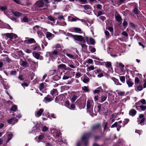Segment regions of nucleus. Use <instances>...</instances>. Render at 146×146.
Masks as SVG:
<instances>
[{
    "instance_id": "nucleus-44",
    "label": "nucleus",
    "mask_w": 146,
    "mask_h": 146,
    "mask_svg": "<svg viewBox=\"0 0 146 146\" xmlns=\"http://www.w3.org/2000/svg\"><path fill=\"white\" fill-rule=\"evenodd\" d=\"M48 19L50 21L55 22V20L53 17L52 16H50L48 17Z\"/></svg>"
},
{
    "instance_id": "nucleus-55",
    "label": "nucleus",
    "mask_w": 146,
    "mask_h": 146,
    "mask_svg": "<svg viewBox=\"0 0 146 146\" xmlns=\"http://www.w3.org/2000/svg\"><path fill=\"white\" fill-rule=\"evenodd\" d=\"M81 73L80 72H77L76 74L75 77L78 78L81 76Z\"/></svg>"
},
{
    "instance_id": "nucleus-54",
    "label": "nucleus",
    "mask_w": 146,
    "mask_h": 146,
    "mask_svg": "<svg viewBox=\"0 0 146 146\" xmlns=\"http://www.w3.org/2000/svg\"><path fill=\"white\" fill-rule=\"evenodd\" d=\"M118 125L117 122H115L111 126V128H114V127H117Z\"/></svg>"
},
{
    "instance_id": "nucleus-10",
    "label": "nucleus",
    "mask_w": 146,
    "mask_h": 146,
    "mask_svg": "<svg viewBox=\"0 0 146 146\" xmlns=\"http://www.w3.org/2000/svg\"><path fill=\"white\" fill-rule=\"evenodd\" d=\"M31 49L33 50H39V49L40 48V46L37 43L35 44L34 45H33L31 46Z\"/></svg>"
},
{
    "instance_id": "nucleus-34",
    "label": "nucleus",
    "mask_w": 146,
    "mask_h": 146,
    "mask_svg": "<svg viewBox=\"0 0 146 146\" xmlns=\"http://www.w3.org/2000/svg\"><path fill=\"white\" fill-rule=\"evenodd\" d=\"M69 87L68 86H64L61 87L62 89L64 90H67L69 88Z\"/></svg>"
},
{
    "instance_id": "nucleus-63",
    "label": "nucleus",
    "mask_w": 146,
    "mask_h": 146,
    "mask_svg": "<svg viewBox=\"0 0 146 146\" xmlns=\"http://www.w3.org/2000/svg\"><path fill=\"white\" fill-rule=\"evenodd\" d=\"M22 21L24 22H27L28 21V19L27 18L24 17L23 18Z\"/></svg>"
},
{
    "instance_id": "nucleus-64",
    "label": "nucleus",
    "mask_w": 146,
    "mask_h": 146,
    "mask_svg": "<svg viewBox=\"0 0 146 146\" xmlns=\"http://www.w3.org/2000/svg\"><path fill=\"white\" fill-rule=\"evenodd\" d=\"M105 33L106 37L109 36H110V33L107 30L105 31Z\"/></svg>"
},
{
    "instance_id": "nucleus-23",
    "label": "nucleus",
    "mask_w": 146,
    "mask_h": 146,
    "mask_svg": "<svg viewBox=\"0 0 146 146\" xmlns=\"http://www.w3.org/2000/svg\"><path fill=\"white\" fill-rule=\"evenodd\" d=\"M44 111V110L42 109H40V110L37 111V115L38 117H39L41 115L42 113Z\"/></svg>"
},
{
    "instance_id": "nucleus-41",
    "label": "nucleus",
    "mask_w": 146,
    "mask_h": 146,
    "mask_svg": "<svg viewBox=\"0 0 146 146\" xmlns=\"http://www.w3.org/2000/svg\"><path fill=\"white\" fill-rule=\"evenodd\" d=\"M105 65L106 67L108 68L111 67V64L110 62H106V63L105 64Z\"/></svg>"
},
{
    "instance_id": "nucleus-57",
    "label": "nucleus",
    "mask_w": 146,
    "mask_h": 146,
    "mask_svg": "<svg viewBox=\"0 0 146 146\" xmlns=\"http://www.w3.org/2000/svg\"><path fill=\"white\" fill-rule=\"evenodd\" d=\"M137 90L139 91H141L143 89V87L141 85H139L137 86Z\"/></svg>"
},
{
    "instance_id": "nucleus-39",
    "label": "nucleus",
    "mask_w": 146,
    "mask_h": 146,
    "mask_svg": "<svg viewBox=\"0 0 146 146\" xmlns=\"http://www.w3.org/2000/svg\"><path fill=\"white\" fill-rule=\"evenodd\" d=\"M44 88V84L43 83H42L40 84L39 86V88L40 90L41 91Z\"/></svg>"
},
{
    "instance_id": "nucleus-32",
    "label": "nucleus",
    "mask_w": 146,
    "mask_h": 146,
    "mask_svg": "<svg viewBox=\"0 0 146 146\" xmlns=\"http://www.w3.org/2000/svg\"><path fill=\"white\" fill-rule=\"evenodd\" d=\"M14 118H11V119H9L7 121L8 123L10 124H13V123L14 122Z\"/></svg>"
},
{
    "instance_id": "nucleus-1",
    "label": "nucleus",
    "mask_w": 146,
    "mask_h": 146,
    "mask_svg": "<svg viewBox=\"0 0 146 146\" xmlns=\"http://www.w3.org/2000/svg\"><path fill=\"white\" fill-rule=\"evenodd\" d=\"M92 136V133L91 132L86 133L81 138V141H79L77 142L76 146H81L82 141L84 143V146H87L88 144L89 139Z\"/></svg>"
},
{
    "instance_id": "nucleus-20",
    "label": "nucleus",
    "mask_w": 146,
    "mask_h": 146,
    "mask_svg": "<svg viewBox=\"0 0 146 146\" xmlns=\"http://www.w3.org/2000/svg\"><path fill=\"white\" fill-rule=\"evenodd\" d=\"M133 12L134 14L136 15H138L139 14L140 11L138 10V9L134 8L133 11Z\"/></svg>"
},
{
    "instance_id": "nucleus-26",
    "label": "nucleus",
    "mask_w": 146,
    "mask_h": 146,
    "mask_svg": "<svg viewBox=\"0 0 146 146\" xmlns=\"http://www.w3.org/2000/svg\"><path fill=\"white\" fill-rule=\"evenodd\" d=\"M3 87L6 90H7L8 89L9 87V85L7 83L6 84V83H3Z\"/></svg>"
},
{
    "instance_id": "nucleus-15",
    "label": "nucleus",
    "mask_w": 146,
    "mask_h": 146,
    "mask_svg": "<svg viewBox=\"0 0 146 146\" xmlns=\"http://www.w3.org/2000/svg\"><path fill=\"white\" fill-rule=\"evenodd\" d=\"M48 78V76H47V74H45L43 76V78L41 80V81H43L45 79H46L45 82H48L49 81Z\"/></svg>"
},
{
    "instance_id": "nucleus-61",
    "label": "nucleus",
    "mask_w": 146,
    "mask_h": 146,
    "mask_svg": "<svg viewBox=\"0 0 146 146\" xmlns=\"http://www.w3.org/2000/svg\"><path fill=\"white\" fill-rule=\"evenodd\" d=\"M6 61L8 63H9L11 61V60L8 57H7L5 58Z\"/></svg>"
},
{
    "instance_id": "nucleus-6",
    "label": "nucleus",
    "mask_w": 146,
    "mask_h": 146,
    "mask_svg": "<svg viewBox=\"0 0 146 146\" xmlns=\"http://www.w3.org/2000/svg\"><path fill=\"white\" fill-rule=\"evenodd\" d=\"M35 5L38 7H41L44 5V3L42 0H39L36 2Z\"/></svg>"
},
{
    "instance_id": "nucleus-24",
    "label": "nucleus",
    "mask_w": 146,
    "mask_h": 146,
    "mask_svg": "<svg viewBox=\"0 0 146 146\" xmlns=\"http://www.w3.org/2000/svg\"><path fill=\"white\" fill-rule=\"evenodd\" d=\"M58 68H62L64 69V70H66L65 68L66 67V65L64 64H60L58 66Z\"/></svg>"
},
{
    "instance_id": "nucleus-45",
    "label": "nucleus",
    "mask_w": 146,
    "mask_h": 146,
    "mask_svg": "<svg viewBox=\"0 0 146 146\" xmlns=\"http://www.w3.org/2000/svg\"><path fill=\"white\" fill-rule=\"evenodd\" d=\"M52 35L51 33L48 32L46 33V36L47 38L50 37L52 36Z\"/></svg>"
},
{
    "instance_id": "nucleus-40",
    "label": "nucleus",
    "mask_w": 146,
    "mask_h": 146,
    "mask_svg": "<svg viewBox=\"0 0 146 146\" xmlns=\"http://www.w3.org/2000/svg\"><path fill=\"white\" fill-rule=\"evenodd\" d=\"M35 127L36 130H39L40 129V124H39L38 123L37 124H35Z\"/></svg>"
},
{
    "instance_id": "nucleus-29",
    "label": "nucleus",
    "mask_w": 146,
    "mask_h": 146,
    "mask_svg": "<svg viewBox=\"0 0 146 146\" xmlns=\"http://www.w3.org/2000/svg\"><path fill=\"white\" fill-rule=\"evenodd\" d=\"M90 44L92 45H94L95 43V41L94 39L92 38H90Z\"/></svg>"
},
{
    "instance_id": "nucleus-56",
    "label": "nucleus",
    "mask_w": 146,
    "mask_h": 146,
    "mask_svg": "<svg viewBox=\"0 0 146 146\" xmlns=\"http://www.w3.org/2000/svg\"><path fill=\"white\" fill-rule=\"evenodd\" d=\"M126 0H119L118 1L119 4L121 5L123 3H125Z\"/></svg>"
},
{
    "instance_id": "nucleus-42",
    "label": "nucleus",
    "mask_w": 146,
    "mask_h": 146,
    "mask_svg": "<svg viewBox=\"0 0 146 146\" xmlns=\"http://www.w3.org/2000/svg\"><path fill=\"white\" fill-rule=\"evenodd\" d=\"M59 99L58 101H61L62 100H63L64 98V96L63 95H60L58 96Z\"/></svg>"
},
{
    "instance_id": "nucleus-14",
    "label": "nucleus",
    "mask_w": 146,
    "mask_h": 146,
    "mask_svg": "<svg viewBox=\"0 0 146 146\" xmlns=\"http://www.w3.org/2000/svg\"><path fill=\"white\" fill-rule=\"evenodd\" d=\"M33 56L37 59H39L40 56V54L38 52L35 51L33 52Z\"/></svg>"
},
{
    "instance_id": "nucleus-53",
    "label": "nucleus",
    "mask_w": 146,
    "mask_h": 146,
    "mask_svg": "<svg viewBox=\"0 0 146 146\" xmlns=\"http://www.w3.org/2000/svg\"><path fill=\"white\" fill-rule=\"evenodd\" d=\"M44 138V136L42 135H40L38 137V139L39 140H41L42 139Z\"/></svg>"
},
{
    "instance_id": "nucleus-36",
    "label": "nucleus",
    "mask_w": 146,
    "mask_h": 146,
    "mask_svg": "<svg viewBox=\"0 0 146 146\" xmlns=\"http://www.w3.org/2000/svg\"><path fill=\"white\" fill-rule=\"evenodd\" d=\"M94 67L92 66H90L89 67L87 68V70L89 72L91 70H93L94 69Z\"/></svg>"
},
{
    "instance_id": "nucleus-60",
    "label": "nucleus",
    "mask_w": 146,
    "mask_h": 146,
    "mask_svg": "<svg viewBox=\"0 0 146 146\" xmlns=\"http://www.w3.org/2000/svg\"><path fill=\"white\" fill-rule=\"evenodd\" d=\"M90 80V78L87 77L86 78H85L83 80V82H89Z\"/></svg>"
},
{
    "instance_id": "nucleus-50",
    "label": "nucleus",
    "mask_w": 146,
    "mask_h": 146,
    "mask_svg": "<svg viewBox=\"0 0 146 146\" xmlns=\"http://www.w3.org/2000/svg\"><path fill=\"white\" fill-rule=\"evenodd\" d=\"M139 102L142 103V104L143 105H145L146 104V102L145 100L144 99H142L141 100L139 101Z\"/></svg>"
},
{
    "instance_id": "nucleus-22",
    "label": "nucleus",
    "mask_w": 146,
    "mask_h": 146,
    "mask_svg": "<svg viewBox=\"0 0 146 146\" xmlns=\"http://www.w3.org/2000/svg\"><path fill=\"white\" fill-rule=\"evenodd\" d=\"M44 99L48 102H50L52 101L51 97L49 95H48L46 97H45L44 98Z\"/></svg>"
},
{
    "instance_id": "nucleus-12",
    "label": "nucleus",
    "mask_w": 146,
    "mask_h": 146,
    "mask_svg": "<svg viewBox=\"0 0 146 146\" xmlns=\"http://www.w3.org/2000/svg\"><path fill=\"white\" fill-rule=\"evenodd\" d=\"M137 113V111L134 109H131L129 111V114L133 117Z\"/></svg>"
},
{
    "instance_id": "nucleus-43",
    "label": "nucleus",
    "mask_w": 146,
    "mask_h": 146,
    "mask_svg": "<svg viewBox=\"0 0 146 146\" xmlns=\"http://www.w3.org/2000/svg\"><path fill=\"white\" fill-rule=\"evenodd\" d=\"M80 6L81 7H83L84 8V9L85 10H88L89 9V6L88 5H80Z\"/></svg>"
},
{
    "instance_id": "nucleus-2",
    "label": "nucleus",
    "mask_w": 146,
    "mask_h": 146,
    "mask_svg": "<svg viewBox=\"0 0 146 146\" xmlns=\"http://www.w3.org/2000/svg\"><path fill=\"white\" fill-rule=\"evenodd\" d=\"M94 104L93 101L90 100H88L87 104V112H89L90 115L92 117L97 115L96 114H94L93 113Z\"/></svg>"
},
{
    "instance_id": "nucleus-62",
    "label": "nucleus",
    "mask_w": 146,
    "mask_h": 146,
    "mask_svg": "<svg viewBox=\"0 0 146 146\" xmlns=\"http://www.w3.org/2000/svg\"><path fill=\"white\" fill-rule=\"evenodd\" d=\"M22 86L24 87L25 86L27 87L29 85V84H28L27 83H23L21 84Z\"/></svg>"
},
{
    "instance_id": "nucleus-16",
    "label": "nucleus",
    "mask_w": 146,
    "mask_h": 146,
    "mask_svg": "<svg viewBox=\"0 0 146 146\" xmlns=\"http://www.w3.org/2000/svg\"><path fill=\"white\" fill-rule=\"evenodd\" d=\"M102 90L101 88V87H99L97 88L96 89L94 90V94H98L99 92Z\"/></svg>"
},
{
    "instance_id": "nucleus-13",
    "label": "nucleus",
    "mask_w": 146,
    "mask_h": 146,
    "mask_svg": "<svg viewBox=\"0 0 146 146\" xmlns=\"http://www.w3.org/2000/svg\"><path fill=\"white\" fill-rule=\"evenodd\" d=\"M115 18L117 22L119 23H120L121 24L122 19L121 17L119 14H118L117 16H115Z\"/></svg>"
},
{
    "instance_id": "nucleus-18",
    "label": "nucleus",
    "mask_w": 146,
    "mask_h": 146,
    "mask_svg": "<svg viewBox=\"0 0 146 146\" xmlns=\"http://www.w3.org/2000/svg\"><path fill=\"white\" fill-rule=\"evenodd\" d=\"M59 53L60 52L57 50H54L53 51L50 52V55L53 54L55 55H59Z\"/></svg>"
},
{
    "instance_id": "nucleus-37",
    "label": "nucleus",
    "mask_w": 146,
    "mask_h": 146,
    "mask_svg": "<svg viewBox=\"0 0 146 146\" xmlns=\"http://www.w3.org/2000/svg\"><path fill=\"white\" fill-rule=\"evenodd\" d=\"M117 94L119 96H124L125 94V92L124 91L118 92H117Z\"/></svg>"
},
{
    "instance_id": "nucleus-21",
    "label": "nucleus",
    "mask_w": 146,
    "mask_h": 146,
    "mask_svg": "<svg viewBox=\"0 0 146 146\" xmlns=\"http://www.w3.org/2000/svg\"><path fill=\"white\" fill-rule=\"evenodd\" d=\"M61 77L57 75H55L53 78V79L55 81H57L59 80Z\"/></svg>"
},
{
    "instance_id": "nucleus-52",
    "label": "nucleus",
    "mask_w": 146,
    "mask_h": 146,
    "mask_svg": "<svg viewBox=\"0 0 146 146\" xmlns=\"http://www.w3.org/2000/svg\"><path fill=\"white\" fill-rule=\"evenodd\" d=\"M17 73V71L16 70L12 71L10 72V74L11 75H15Z\"/></svg>"
},
{
    "instance_id": "nucleus-51",
    "label": "nucleus",
    "mask_w": 146,
    "mask_h": 146,
    "mask_svg": "<svg viewBox=\"0 0 146 146\" xmlns=\"http://www.w3.org/2000/svg\"><path fill=\"white\" fill-rule=\"evenodd\" d=\"M120 79L121 82H123L125 81V76H120Z\"/></svg>"
},
{
    "instance_id": "nucleus-5",
    "label": "nucleus",
    "mask_w": 146,
    "mask_h": 146,
    "mask_svg": "<svg viewBox=\"0 0 146 146\" xmlns=\"http://www.w3.org/2000/svg\"><path fill=\"white\" fill-rule=\"evenodd\" d=\"M65 106L70 109L74 110L75 108V105L74 104H72L70 106V102L68 100L66 101L65 103Z\"/></svg>"
},
{
    "instance_id": "nucleus-17",
    "label": "nucleus",
    "mask_w": 146,
    "mask_h": 146,
    "mask_svg": "<svg viewBox=\"0 0 146 146\" xmlns=\"http://www.w3.org/2000/svg\"><path fill=\"white\" fill-rule=\"evenodd\" d=\"M21 65L24 67H28L29 66V64L28 63L25 61H23L22 62V63Z\"/></svg>"
},
{
    "instance_id": "nucleus-4",
    "label": "nucleus",
    "mask_w": 146,
    "mask_h": 146,
    "mask_svg": "<svg viewBox=\"0 0 146 146\" xmlns=\"http://www.w3.org/2000/svg\"><path fill=\"white\" fill-rule=\"evenodd\" d=\"M101 127V125L100 123H98L93 125L91 127V131H94L96 130H100Z\"/></svg>"
},
{
    "instance_id": "nucleus-48",
    "label": "nucleus",
    "mask_w": 146,
    "mask_h": 146,
    "mask_svg": "<svg viewBox=\"0 0 146 146\" xmlns=\"http://www.w3.org/2000/svg\"><path fill=\"white\" fill-rule=\"evenodd\" d=\"M48 128L46 126H45L42 127V131L43 132H45L47 131L48 130Z\"/></svg>"
},
{
    "instance_id": "nucleus-27",
    "label": "nucleus",
    "mask_w": 146,
    "mask_h": 146,
    "mask_svg": "<svg viewBox=\"0 0 146 146\" xmlns=\"http://www.w3.org/2000/svg\"><path fill=\"white\" fill-rule=\"evenodd\" d=\"M78 98V96H77L74 95L73 96L72 98L71 101L72 103L74 102Z\"/></svg>"
},
{
    "instance_id": "nucleus-25",
    "label": "nucleus",
    "mask_w": 146,
    "mask_h": 146,
    "mask_svg": "<svg viewBox=\"0 0 146 146\" xmlns=\"http://www.w3.org/2000/svg\"><path fill=\"white\" fill-rule=\"evenodd\" d=\"M89 47V48L90 49V51L91 52L94 53L96 52V49L94 47L91 46H90Z\"/></svg>"
},
{
    "instance_id": "nucleus-30",
    "label": "nucleus",
    "mask_w": 146,
    "mask_h": 146,
    "mask_svg": "<svg viewBox=\"0 0 146 146\" xmlns=\"http://www.w3.org/2000/svg\"><path fill=\"white\" fill-rule=\"evenodd\" d=\"M17 109V106L16 105L13 106L10 109L11 111H15Z\"/></svg>"
},
{
    "instance_id": "nucleus-35",
    "label": "nucleus",
    "mask_w": 146,
    "mask_h": 146,
    "mask_svg": "<svg viewBox=\"0 0 146 146\" xmlns=\"http://www.w3.org/2000/svg\"><path fill=\"white\" fill-rule=\"evenodd\" d=\"M13 136V134L12 133H10L8 134V139L7 141L9 142L10 140L12 139V137Z\"/></svg>"
},
{
    "instance_id": "nucleus-49",
    "label": "nucleus",
    "mask_w": 146,
    "mask_h": 146,
    "mask_svg": "<svg viewBox=\"0 0 146 146\" xmlns=\"http://www.w3.org/2000/svg\"><path fill=\"white\" fill-rule=\"evenodd\" d=\"M7 9V7L6 6H4L0 7V9L1 11H3Z\"/></svg>"
},
{
    "instance_id": "nucleus-38",
    "label": "nucleus",
    "mask_w": 146,
    "mask_h": 146,
    "mask_svg": "<svg viewBox=\"0 0 146 146\" xmlns=\"http://www.w3.org/2000/svg\"><path fill=\"white\" fill-rule=\"evenodd\" d=\"M139 107L140 108L142 111H143L146 110V106L141 105L139 106Z\"/></svg>"
},
{
    "instance_id": "nucleus-58",
    "label": "nucleus",
    "mask_w": 146,
    "mask_h": 146,
    "mask_svg": "<svg viewBox=\"0 0 146 146\" xmlns=\"http://www.w3.org/2000/svg\"><path fill=\"white\" fill-rule=\"evenodd\" d=\"M145 118H142L141 120V121L139 123L141 125H143L142 123H143V125H144V122L145 121Z\"/></svg>"
},
{
    "instance_id": "nucleus-8",
    "label": "nucleus",
    "mask_w": 146,
    "mask_h": 146,
    "mask_svg": "<svg viewBox=\"0 0 146 146\" xmlns=\"http://www.w3.org/2000/svg\"><path fill=\"white\" fill-rule=\"evenodd\" d=\"M24 42L27 44H32L33 43H36V41L33 38H30V39L25 40Z\"/></svg>"
},
{
    "instance_id": "nucleus-33",
    "label": "nucleus",
    "mask_w": 146,
    "mask_h": 146,
    "mask_svg": "<svg viewBox=\"0 0 146 146\" xmlns=\"http://www.w3.org/2000/svg\"><path fill=\"white\" fill-rule=\"evenodd\" d=\"M74 30L76 32L79 33H82L81 30L80 29L78 28H74Z\"/></svg>"
},
{
    "instance_id": "nucleus-28",
    "label": "nucleus",
    "mask_w": 146,
    "mask_h": 146,
    "mask_svg": "<svg viewBox=\"0 0 146 146\" xmlns=\"http://www.w3.org/2000/svg\"><path fill=\"white\" fill-rule=\"evenodd\" d=\"M129 120L128 119H125L123 121V127H124L125 125L127 124L129 121Z\"/></svg>"
},
{
    "instance_id": "nucleus-9",
    "label": "nucleus",
    "mask_w": 146,
    "mask_h": 146,
    "mask_svg": "<svg viewBox=\"0 0 146 146\" xmlns=\"http://www.w3.org/2000/svg\"><path fill=\"white\" fill-rule=\"evenodd\" d=\"M107 98V94H102L101 95L100 98L99 99V102H100L102 103L104 101H105Z\"/></svg>"
},
{
    "instance_id": "nucleus-7",
    "label": "nucleus",
    "mask_w": 146,
    "mask_h": 146,
    "mask_svg": "<svg viewBox=\"0 0 146 146\" xmlns=\"http://www.w3.org/2000/svg\"><path fill=\"white\" fill-rule=\"evenodd\" d=\"M11 12L16 17H19L22 15L21 13L14 10H12L11 11Z\"/></svg>"
},
{
    "instance_id": "nucleus-19",
    "label": "nucleus",
    "mask_w": 146,
    "mask_h": 146,
    "mask_svg": "<svg viewBox=\"0 0 146 146\" xmlns=\"http://www.w3.org/2000/svg\"><path fill=\"white\" fill-rule=\"evenodd\" d=\"M12 35H13V33H7L6 35V37L7 38H10V40H11L13 39Z\"/></svg>"
},
{
    "instance_id": "nucleus-31",
    "label": "nucleus",
    "mask_w": 146,
    "mask_h": 146,
    "mask_svg": "<svg viewBox=\"0 0 146 146\" xmlns=\"http://www.w3.org/2000/svg\"><path fill=\"white\" fill-rule=\"evenodd\" d=\"M57 92V91L56 89H53L51 91V94L52 95L54 96V94H56Z\"/></svg>"
},
{
    "instance_id": "nucleus-59",
    "label": "nucleus",
    "mask_w": 146,
    "mask_h": 146,
    "mask_svg": "<svg viewBox=\"0 0 146 146\" xmlns=\"http://www.w3.org/2000/svg\"><path fill=\"white\" fill-rule=\"evenodd\" d=\"M9 18L13 21H15L16 22L17 21V19L14 17H9Z\"/></svg>"
},
{
    "instance_id": "nucleus-3",
    "label": "nucleus",
    "mask_w": 146,
    "mask_h": 146,
    "mask_svg": "<svg viewBox=\"0 0 146 146\" xmlns=\"http://www.w3.org/2000/svg\"><path fill=\"white\" fill-rule=\"evenodd\" d=\"M75 104L80 109L84 108L86 106V101L78 99L76 102Z\"/></svg>"
},
{
    "instance_id": "nucleus-11",
    "label": "nucleus",
    "mask_w": 146,
    "mask_h": 146,
    "mask_svg": "<svg viewBox=\"0 0 146 146\" xmlns=\"http://www.w3.org/2000/svg\"><path fill=\"white\" fill-rule=\"evenodd\" d=\"M74 38L75 40L81 41L83 40V39H84V38L81 35H75L74 36Z\"/></svg>"
},
{
    "instance_id": "nucleus-46",
    "label": "nucleus",
    "mask_w": 146,
    "mask_h": 146,
    "mask_svg": "<svg viewBox=\"0 0 146 146\" xmlns=\"http://www.w3.org/2000/svg\"><path fill=\"white\" fill-rule=\"evenodd\" d=\"M102 106V104H99L97 106V112H99Z\"/></svg>"
},
{
    "instance_id": "nucleus-47",
    "label": "nucleus",
    "mask_w": 146,
    "mask_h": 146,
    "mask_svg": "<svg viewBox=\"0 0 146 146\" xmlns=\"http://www.w3.org/2000/svg\"><path fill=\"white\" fill-rule=\"evenodd\" d=\"M101 138V136H100L96 135L94 137V139L95 141H97L98 140L100 139Z\"/></svg>"
}]
</instances>
